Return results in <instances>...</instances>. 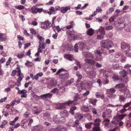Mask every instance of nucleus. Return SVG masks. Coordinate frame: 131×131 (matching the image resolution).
Returning a JSON list of instances; mask_svg holds the SVG:
<instances>
[{
	"label": "nucleus",
	"instance_id": "f257e3e1",
	"mask_svg": "<svg viewBox=\"0 0 131 131\" xmlns=\"http://www.w3.org/2000/svg\"><path fill=\"white\" fill-rule=\"evenodd\" d=\"M56 74H59L60 78L62 79H67L69 77V73L68 72L63 69H59L56 73Z\"/></svg>",
	"mask_w": 131,
	"mask_h": 131
},
{
	"label": "nucleus",
	"instance_id": "f03ea898",
	"mask_svg": "<svg viewBox=\"0 0 131 131\" xmlns=\"http://www.w3.org/2000/svg\"><path fill=\"white\" fill-rule=\"evenodd\" d=\"M113 43L112 41L109 39L102 40L100 41L102 48H106L107 49L111 48Z\"/></svg>",
	"mask_w": 131,
	"mask_h": 131
},
{
	"label": "nucleus",
	"instance_id": "7ed1b4c3",
	"mask_svg": "<svg viewBox=\"0 0 131 131\" xmlns=\"http://www.w3.org/2000/svg\"><path fill=\"white\" fill-rule=\"evenodd\" d=\"M127 115L125 114L119 115L117 114L113 118V120L112 121V123L115 125L117 124L119 122L123 119Z\"/></svg>",
	"mask_w": 131,
	"mask_h": 131
},
{
	"label": "nucleus",
	"instance_id": "20e7f679",
	"mask_svg": "<svg viewBox=\"0 0 131 131\" xmlns=\"http://www.w3.org/2000/svg\"><path fill=\"white\" fill-rule=\"evenodd\" d=\"M75 104V103L74 102V101H69L64 103L59 104L57 106V108L58 109L62 110L65 108L67 105L69 106H71Z\"/></svg>",
	"mask_w": 131,
	"mask_h": 131
},
{
	"label": "nucleus",
	"instance_id": "39448f33",
	"mask_svg": "<svg viewBox=\"0 0 131 131\" xmlns=\"http://www.w3.org/2000/svg\"><path fill=\"white\" fill-rule=\"evenodd\" d=\"M121 77H123V81L127 83L128 81V78L127 77V72L125 70H123L119 72Z\"/></svg>",
	"mask_w": 131,
	"mask_h": 131
},
{
	"label": "nucleus",
	"instance_id": "423d86ee",
	"mask_svg": "<svg viewBox=\"0 0 131 131\" xmlns=\"http://www.w3.org/2000/svg\"><path fill=\"white\" fill-rule=\"evenodd\" d=\"M52 96V94L51 93H48L46 94H43L39 96L36 95L37 97L39 98V97L42 99L45 100H47L48 99H50L51 98Z\"/></svg>",
	"mask_w": 131,
	"mask_h": 131
},
{
	"label": "nucleus",
	"instance_id": "0eeeda50",
	"mask_svg": "<svg viewBox=\"0 0 131 131\" xmlns=\"http://www.w3.org/2000/svg\"><path fill=\"white\" fill-rule=\"evenodd\" d=\"M121 48L125 52H128L130 50V47L129 45L127 43L122 42L121 44Z\"/></svg>",
	"mask_w": 131,
	"mask_h": 131
},
{
	"label": "nucleus",
	"instance_id": "6e6552de",
	"mask_svg": "<svg viewBox=\"0 0 131 131\" xmlns=\"http://www.w3.org/2000/svg\"><path fill=\"white\" fill-rule=\"evenodd\" d=\"M83 97L81 95L76 94L75 96H74V100L72 101H74V102L75 103V105L77 103L75 102V101H78L79 100H80L82 101H85L86 99V98L84 97V99H83Z\"/></svg>",
	"mask_w": 131,
	"mask_h": 131
},
{
	"label": "nucleus",
	"instance_id": "1a4fd4ad",
	"mask_svg": "<svg viewBox=\"0 0 131 131\" xmlns=\"http://www.w3.org/2000/svg\"><path fill=\"white\" fill-rule=\"evenodd\" d=\"M75 124L73 125V127H76V129L77 131H82V128L80 125V124L79 123L78 120H76L75 122Z\"/></svg>",
	"mask_w": 131,
	"mask_h": 131
},
{
	"label": "nucleus",
	"instance_id": "9d476101",
	"mask_svg": "<svg viewBox=\"0 0 131 131\" xmlns=\"http://www.w3.org/2000/svg\"><path fill=\"white\" fill-rule=\"evenodd\" d=\"M94 53L98 54L96 58V61H100L102 60L103 57L101 56L102 52L99 50H96L94 51Z\"/></svg>",
	"mask_w": 131,
	"mask_h": 131
},
{
	"label": "nucleus",
	"instance_id": "9b49d317",
	"mask_svg": "<svg viewBox=\"0 0 131 131\" xmlns=\"http://www.w3.org/2000/svg\"><path fill=\"white\" fill-rule=\"evenodd\" d=\"M51 23L49 21H45L42 23L41 25L42 28L43 29H47L50 27Z\"/></svg>",
	"mask_w": 131,
	"mask_h": 131
},
{
	"label": "nucleus",
	"instance_id": "f8f14e48",
	"mask_svg": "<svg viewBox=\"0 0 131 131\" xmlns=\"http://www.w3.org/2000/svg\"><path fill=\"white\" fill-rule=\"evenodd\" d=\"M37 37L39 40V45H42L43 44L44 45H46L44 42L45 38L43 37L40 36L39 34H38L37 35Z\"/></svg>",
	"mask_w": 131,
	"mask_h": 131
},
{
	"label": "nucleus",
	"instance_id": "ddd939ff",
	"mask_svg": "<svg viewBox=\"0 0 131 131\" xmlns=\"http://www.w3.org/2000/svg\"><path fill=\"white\" fill-rule=\"evenodd\" d=\"M123 28L125 30L127 31H131V23H130L127 24L126 23L124 24Z\"/></svg>",
	"mask_w": 131,
	"mask_h": 131
},
{
	"label": "nucleus",
	"instance_id": "4468645a",
	"mask_svg": "<svg viewBox=\"0 0 131 131\" xmlns=\"http://www.w3.org/2000/svg\"><path fill=\"white\" fill-rule=\"evenodd\" d=\"M56 85V84L54 82V81L51 79L48 81L47 84V87L49 89H51L53 87L55 86Z\"/></svg>",
	"mask_w": 131,
	"mask_h": 131
},
{
	"label": "nucleus",
	"instance_id": "2eb2a0df",
	"mask_svg": "<svg viewBox=\"0 0 131 131\" xmlns=\"http://www.w3.org/2000/svg\"><path fill=\"white\" fill-rule=\"evenodd\" d=\"M124 24L123 23H120L119 21L115 23L114 25L116 28L118 27L121 29H122Z\"/></svg>",
	"mask_w": 131,
	"mask_h": 131
},
{
	"label": "nucleus",
	"instance_id": "dca6fc26",
	"mask_svg": "<svg viewBox=\"0 0 131 131\" xmlns=\"http://www.w3.org/2000/svg\"><path fill=\"white\" fill-rule=\"evenodd\" d=\"M83 54L84 57L86 58H90L92 59L94 58L93 56L91 53L88 52H84Z\"/></svg>",
	"mask_w": 131,
	"mask_h": 131
},
{
	"label": "nucleus",
	"instance_id": "f3484780",
	"mask_svg": "<svg viewBox=\"0 0 131 131\" xmlns=\"http://www.w3.org/2000/svg\"><path fill=\"white\" fill-rule=\"evenodd\" d=\"M81 111L83 112L88 113L90 112V109L88 106L82 105L81 107Z\"/></svg>",
	"mask_w": 131,
	"mask_h": 131
},
{
	"label": "nucleus",
	"instance_id": "a211bd4d",
	"mask_svg": "<svg viewBox=\"0 0 131 131\" xmlns=\"http://www.w3.org/2000/svg\"><path fill=\"white\" fill-rule=\"evenodd\" d=\"M66 128L62 125H59L56 129V131H66Z\"/></svg>",
	"mask_w": 131,
	"mask_h": 131
},
{
	"label": "nucleus",
	"instance_id": "6ab92c4d",
	"mask_svg": "<svg viewBox=\"0 0 131 131\" xmlns=\"http://www.w3.org/2000/svg\"><path fill=\"white\" fill-rule=\"evenodd\" d=\"M125 85L124 83H120L116 84L115 86L116 89H119V90L120 91V89H123L125 87Z\"/></svg>",
	"mask_w": 131,
	"mask_h": 131
},
{
	"label": "nucleus",
	"instance_id": "aec40b11",
	"mask_svg": "<svg viewBox=\"0 0 131 131\" xmlns=\"http://www.w3.org/2000/svg\"><path fill=\"white\" fill-rule=\"evenodd\" d=\"M84 61L86 63L94 65L95 63V61L91 59L86 58Z\"/></svg>",
	"mask_w": 131,
	"mask_h": 131
},
{
	"label": "nucleus",
	"instance_id": "412c9836",
	"mask_svg": "<svg viewBox=\"0 0 131 131\" xmlns=\"http://www.w3.org/2000/svg\"><path fill=\"white\" fill-rule=\"evenodd\" d=\"M46 46V45H44L43 44L42 45H39V48H38L37 49V52L39 53L42 52V49H45Z\"/></svg>",
	"mask_w": 131,
	"mask_h": 131
},
{
	"label": "nucleus",
	"instance_id": "4be33fe9",
	"mask_svg": "<svg viewBox=\"0 0 131 131\" xmlns=\"http://www.w3.org/2000/svg\"><path fill=\"white\" fill-rule=\"evenodd\" d=\"M61 12L63 13H65L67 12L68 10H69L70 8L69 7L66 6L65 7H62L61 8Z\"/></svg>",
	"mask_w": 131,
	"mask_h": 131
},
{
	"label": "nucleus",
	"instance_id": "5701e85b",
	"mask_svg": "<svg viewBox=\"0 0 131 131\" xmlns=\"http://www.w3.org/2000/svg\"><path fill=\"white\" fill-rule=\"evenodd\" d=\"M94 126H99L100 125L101 120L99 118H97L94 121Z\"/></svg>",
	"mask_w": 131,
	"mask_h": 131
},
{
	"label": "nucleus",
	"instance_id": "b1692460",
	"mask_svg": "<svg viewBox=\"0 0 131 131\" xmlns=\"http://www.w3.org/2000/svg\"><path fill=\"white\" fill-rule=\"evenodd\" d=\"M115 89L113 88L107 90L106 92L108 94H111L113 93L116 92Z\"/></svg>",
	"mask_w": 131,
	"mask_h": 131
},
{
	"label": "nucleus",
	"instance_id": "393cba45",
	"mask_svg": "<svg viewBox=\"0 0 131 131\" xmlns=\"http://www.w3.org/2000/svg\"><path fill=\"white\" fill-rule=\"evenodd\" d=\"M95 96L97 98H101L103 99L104 98L105 96L103 94H102L99 92H96L95 94Z\"/></svg>",
	"mask_w": 131,
	"mask_h": 131
},
{
	"label": "nucleus",
	"instance_id": "a878e982",
	"mask_svg": "<svg viewBox=\"0 0 131 131\" xmlns=\"http://www.w3.org/2000/svg\"><path fill=\"white\" fill-rule=\"evenodd\" d=\"M94 31L92 28L89 29L86 32L87 34L89 36L92 35L94 33Z\"/></svg>",
	"mask_w": 131,
	"mask_h": 131
},
{
	"label": "nucleus",
	"instance_id": "bb28decb",
	"mask_svg": "<svg viewBox=\"0 0 131 131\" xmlns=\"http://www.w3.org/2000/svg\"><path fill=\"white\" fill-rule=\"evenodd\" d=\"M16 69H18V71H17V72H18V75H17V76L18 77H19L20 78H23L24 76L23 75L22 73H21V70L20 68L19 67H17Z\"/></svg>",
	"mask_w": 131,
	"mask_h": 131
},
{
	"label": "nucleus",
	"instance_id": "cd10ccee",
	"mask_svg": "<svg viewBox=\"0 0 131 131\" xmlns=\"http://www.w3.org/2000/svg\"><path fill=\"white\" fill-rule=\"evenodd\" d=\"M120 91L123 93L124 94H127L129 93V90L126 88H124L123 89H120Z\"/></svg>",
	"mask_w": 131,
	"mask_h": 131
},
{
	"label": "nucleus",
	"instance_id": "c85d7f7f",
	"mask_svg": "<svg viewBox=\"0 0 131 131\" xmlns=\"http://www.w3.org/2000/svg\"><path fill=\"white\" fill-rule=\"evenodd\" d=\"M37 8L35 6H33L31 8V12L33 14H36L37 13Z\"/></svg>",
	"mask_w": 131,
	"mask_h": 131
},
{
	"label": "nucleus",
	"instance_id": "c756f323",
	"mask_svg": "<svg viewBox=\"0 0 131 131\" xmlns=\"http://www.w3.org/2000/svg\"><path fill=\"white\" fill-rule=\"evenodd\" d=\"M60 113L65 117H68L69 115L68 112L66 110H64L61 112Z\"/></svg>",
	"mask_w": 131,
	"mask_h": 131
},
{
	"label": "nucleus",
	"instance_id": "7c9ffc66",
	"mask_svg": "<svg viewBox=\"0 0 131 131\" xmlns=\"http://www.w3.org/2000/svg\"><path fill=\"white\" fill-rule=\"evenodd\" d=\"M99 31L101 35H104L105 34L104 28L102 26H101L99 28Z\"/></svg>",
	"mask_w": 131,
	"mask_h": 131
},
{
	"label": "nucleus",
	"instance_id": "2f4dec72",
	"mask_svg": "<svg viewBox=\"0 0 131 131\" xmlns=\"http://www.w3.org/2000/svg\"><path fill=\"white\" fill-rule=\"evenodd\" d=\"M50 115L48 112L43 114V117L44 119H47L49 118Z\"/></svg>",
	"mask_w": 131,
	"mask_h": 131
},
{
	"label": "nucleus",
	"instance_id": "473e14b6",
	"mask_svg": "<svg viewBox=\"0 0 131 131\" xmlns=\"http://www.w3.org/2000/svg\"><path fill=\"white\" fill-rule=\"evenodd\" d=\"M76 74L78 78V79L77 81L78 82H79L82 79V75L78 71L77 72Z\"/></svg>",
	"mask_w": 131,
	"mask_h": 131
},
{
	"label": "nucleus",
	"instance_id": "72a5a7b5",
	"mask_svg": "<svg viewBox=\"0 0 131 131\" xmlns=\"http://www.w3.org/2000/svg\"><path fill=\"white\" fill-rule=\"evenodd\" d=\"M65 58L68 60L72 61V56L69 54H66L64 56Z\"/></svg>",
	"mask_w": 131,
	"mask_h": 131
},
{
	"label": "nucleus",
	"instance_id": "f704fd0d",
	"mask_svg": "<svg viewBox=\"0 0 131 131\" xmlns=\"http://www.w3.org/2000/svg\"><path fill=\"white\" fill-rule=\"evenodd\" d=\"M54 8L53 7H50L49 9V11L47 12V13L50 15H51L52 14V12L54 11Z\"/></svg>",
	"mask_w": 131,
	"mask_h": 131
},
{
	"label": "nucleus",
	"instance_id": "c9c22d12",
	"mask_svg": "<svg viewBox=\"0 0 131 131\" xmlns=\"http://www.w3.org/2000/svg\"><path fill=\"white\" fill-rule=\"evenodd\" d=\"M97 101V100L96 99H90V103L94 105H96V103Z\"/></svg>",
	"mask_w": 131,
	"mask_h": 131
},
{
	"label": "nucleus",
	"instance_id": "e433bc0d",
	"mask_svg": "<svg viewBox=\"0 0 131 131\" xmlns=\"http://www.w3.org/2000/svg\"><path fill=\"white\" fill-rule=\"evenodd\" d=\"M77 107L75 106H73L71 107L70 108V110L69 111V112L72 115H73L74 114V111L77 109Z\"/></svg>",
	"mask_w": 131,
	"mask_h": 131
},
{
	"label": "nucleus",
	"instance_id": "4c0bfd02",
	"mask_svg": "<svg viewBox=\"0 0 131 131\" xmlns=\"http://www.w3.org/2000/svg\"><path fill=\"white\" fill-rule=\"evenodd\" d=\"M113 80L115 81H117L119 80H121V81H122V79H120V77L118 75H115L112 77Z\"/></svg>",
	"mask_w": 131,
	"mask_h": 131
},
{
	"label": "nucleus",
	"instance_id": "58836bf2",
	"mask_svg": "<svg viewBox=\"0 0 131 131\" xmlns=\"http://www.w3.org/2000/svg\"><path fill=\"white\" fill-rule=\"evenodd\" d=\"M15 7L16 8L19 10H22L24 9H25L26 10L27 9L26 8H25L24 6L22 5L16 6Z\"/></svg>",
	"mask_w": 131,
	"mask_h": 131
},
{
	"label": "nucleus",
	"instance_id": "ea45409f",
	"mask_svg": "<svg viewBox=\"0 0 131 131\" xmlns=\"http://www.w3.org/2000/svg\"><path fill=\"white\" fill-rule=\"evenodd\" d=\"M94 127H93L92 129L93 131H101V129L99 126H94Z\"/></svg>",
	"mask_w": 131,
	"mask_h": 131
},
{
	"label": "nucleus",
	"instance_id": "a19ab883",
	"mask_svg": "<svg viewBox=\"0 0 131 131\" xmlns=\"http://www.w3.org/2000/svg\"><path fill=\"white\" fill-rule=\"evenodd\" d=\"M59 89H58L57 88H54L52 89L51 91L50 92L54 94L58 93Z\"/></svg>",
	"mask_w": 131,
	"mask_h": 131
},
{
	"label": "nucleus",
	"instance_id": "79ce46f5",
	"mask_svg": "<svg viewBox=\"0 0 131 131\" xmlns=\"http://www.w3.org/2000/svg\"><path fill=\"white\" fill-rule=\"evenodd\" d=\"M24 56V53L21 52L18 54L17 57L19 59H21Z\"/></svg>",
	"mask_w": 131,
	"mask_h": 131
},
{
	"label": "nucleus",
	"instance_id": "37998d69",
	"mask_svg": "<svg viewBox=\"0 0 131 131\" xmlns=\"http://www.w3.org/2000/svg\"><path fill=\"white\" fill-rule=\"evenodd\" d=\"M80 49V50H82L84 48V45L83 42H80L79 44Z\"/></svg>",
	"mask_w": 131,
	"mask_h": 131
},
{
	"label": "nucleus",
	"instance_id": "c03bdc74",
	"mask_svg": "<svg viewBox=\"0 0 131 131\" xmlns=\"http://www.w3.org/2000/svg\"><path fill=\"white\" fill-rule=\"evenodd\" d=\"M7 122L6 120H3L2 122V124L0 125V128H4V126L7 123Z\"/></svg>",
	"mask_w": 131,
	"mask_h": 131
},
{
	"label": "nucleus",
	"instance_id": "a18cd8bd",
	"mask_svg": "<svg viewBox=\"0 0 131 131\" xmlns=\"http://www.w3.org/2000/svg\"><path fill=\"white\" fill-rule=\"evenodd\" d=\"M3 36H4V34L3 33L2 35H0V41H3L6 40V38L3 37Z\"/></svg>",
	"mask_w": 131,
	"mask_h": 131
},
{
	"label": "nucleus",
	"instance_id": "49530a36",
	"mask_svg": "<svg viewBox=\"0 0 131 131\" xmlns=\"http://www.w3.org/2000/svg\"><path fill=\"white\" fill-rule=\"evenodd\" d=\"M76 116L80 119H82L83 117L82 115L81 114L79 113H77L76 114Z\"/></svg>",
	"mask_w": 131,
	"mask_h": 131
},
{
	"label": "nucleus",
	"instance_id": "de8ad7c7",
	"mask_svg": "<svg viewBox=\"0 0 131 131\" xmlns=\"http://www.w3.org/2000/svg\"><path fill=\"white\" fill-rule=\"evenodd\" d=\"M26 66H27L29 67H30L33 66V64L31 62L27 61L25 63Z\"/></svg>",
	"mask_w": 131,
	"mask_h": 131
},
{
	"label": "nucleus",
	"instance_id": "09e8293b",
	"mask_svg": "<svg viewBox=\"0 0 131 131\" xmlns=\"http://www.w3.org/2000/svg\"><path fill=\"white\" fill-rule=\"evenodd\" d=\"M23 78L19 77L17 80V82L18 83V84L17 85L18 86H19L21 85L20 82L22 80Z\"/></svg>",
	"mask_w": 131,
	"mask_h": 131
},
{
	"label": "nucleus",
	"instance_id": "8fccbe9b",
	"mask_svg": "<svg viewBox=\"0 0 131 131\" xmlns=\"http://www.w3.org/2000/svg\"><path fill=\"white\" fill-rule=\"evenodd\" d=\"M27 92V90H19L18 91V93L19 94H23L24 93H26Z\"/></svg>",
	"mask_w": 131,
	"mask_h": 131
},
{
	"label": "nucleus",
	"instance_id": "3c124183",
	"mask_svg": "<svg viewBox=\"0 0 131 131\" xmlns=\"http://www.w3.org/2000/svg\"><path fill=\"white\" fill-rule=\"evenodd\" d=\"M90 93V91H86V92L85 93H83L82 95H81L83 97V99L84 98V99L85 97V98H86V97H84V96H87Z\"/></svg>",
	"mask_w": 131,
	"mask_h": 131
},
{
	"label": "nucleus",
	"instance_id": "603ef678",
	"mask_svg": "<svg viewBox=\"0 0 131 131\" xmlns=\"http://www.w3.org/2000/svg\"><path fill=\"white\" fill-rule=\"evenodd\" d=\"M125 99L124 96L122 95H120L119 97V100L120 102H124L125 100Z\"/></svg>",
	"mask_w": 131,
	"mask_h": 131
},
{
	"label": "nucleus",
	"instance_id": "864d4df0",
	"mask_svg": "<svg viewBox=\"0 0 131 131\" xmlns=\"http://www.w3.org/2000/svg\"><path fill=\"white\" fill-rule=\"evenodd\" d=\"M92 112L94 114H95L97 115V113L96 109L94 108H92Z\"/></svg>",
	"mask_w": 131,
	"mask_h": 131
},
{
	"label": "nucleus",
	"instance_id": "5fc2aeb1",
	"mask_svg": "<svg viewBox=\"0 0 131 131\" xmlns=\"http://www.w3.org/2000/svg\"><path fill=\"white\" fill-rule=\"evenodd\" d=\"M12 60V58L11 57H9L7 61L6 62V65L7 66H8L10 64Z\"/></svg>",
	"mask_w": 131,
	"mask_h": 131
},
{
	"label": "nucleus",
	"instance_id": "6e6d98bb",
	"mask_svg": "<svg viewBox=\"0 0 131 131\" xmlns=\"http://www.w3.org/2000/svg\"><path fill=\"white\" fill-rule=\"evenodd\" d=\"M104 35H99L97 36V39H98L100 40L103 38V36Z\"/></svg>",
	"mask_w": 131,
	"mask_h": 131
},
{
	"label": "nucleus",
	"instance_id": "4d7b16f0",
	"mask_svg": "<svg viewBox=\"0 0 131 131\" xmlns=\"http://www.w3.org/2000/svg\"><path fill=\"white\" fill-rule=\"evenodd\" d=\"M90 74L92 76H95L96 75L95 72L94 71H90Z\"/></svg>",
	"mask_w": 131,
	"mask_h": 131
},
{
	"label": "nucleus",
	"instance_id": "13d9d810",
	"mask_svg": "<svg viewBox=\"0 0 131 131\" xmlns=\"http://www.w3.org/2000/svg\"><path fill=\"white\" fill-rule=\"evenodd\" d=\"M74 48V51L76 52H77L78 51V47L77 44L75 45Z\"/></svg>",
	"mask_w": 131,
	"mask_h": 131
},
{
	"label": "nucleus",
	"instance_id": "bf43d9fd",
	"mask_svg": "<svg viewBox=\"0 0 131 131\" xmlns=\"http://www.w3.org/2000/svg\"><path fill=\"white\" fill-rule=\"evenodd\" d=\"M17 38L19 40H24V38L22 36H21L20 35H18L17 36Z\"/></svg>",
	"mask_w": 131,
	"mask_h": 131
},
{
	"label": "nucleus",
	"instance_id": "052dcab7",
	"mask_svg": "<svg viewBox=\"0 0 131 131\" xmlns=\"http://www.w3.org/2000/svg\"><path fill=\"white\" fill-rule=\"evenodd\" d=\"M31 45V43H27L25 44L24 46V49H26V48L28 47L29 46H30Z\"/></svg>",
	"mask_w": 131,
	"mask_h": 131
},
{
	"label": "nucleus",
	"instance_id": "680f3d73",
	"mask_svg": "<svg viewBox=\"0 0 131 131\" xmlns=\"http://www.w3.org/2000/svg\"><path fill=\"white\" fill-rule=\"evenodd\" d=\"M17 72V71H16V70H13L12 72V74H11V75L13 76H15L16 75Z\"/></svg>",
	"mask_w": 131,
	"mask_h": 131
},
{
	"label": "nucleus",
	"instance_id": "e2e57ef3",
	"mask_svg": "<svg viewBox=\"0 0 131 131\" xmlns=\"http://www.w3.org/2000/svg\"><path fill=\"white\" fill-rule=\"evenodd\" d=\"M131 67V65H129L128 64H126L124 66V68L125 69H129Z\"/></svg>",
	"mask_w": 131,
	"mask_h": 131
},
{
	"label": "nucleus",
	"instance_id": "0e129e2a",
	"mask_svg": "<svg viewBox=\"0 0 131 131\" xmlns=\"http://www.w3.org/2000/svg\"><path fill=\"white\" fill-rule=\"evenodd\" d=\"M130 105L129 103H127L125 104L123 106V108H126L129 107Z\"/></svg>",
	"mask_w": 131,
	"mask_h": 131
},
{
	"label": "nucleus",
	"instance_id": "69168bd1",
	"mask_svg": "<svg viewBox=\"0 0 131 131\" xmlns=\"http://www.w3.org/2000/svg\"><path fill=\"white\" fill-rule=\"evenodd\" d=\"M120 105H114L112 104H109L107 106H108L109 107H118Z\"/></svg>",
	"mask_w": 131,
	"mask_h": 131
},
{
	"label": "nucleus",
	"instance_id": "338daca9",
	"mask_svg": "<svg viewBox=\"0 0 131 131\" xmlns=\"http://www.w3.org/2000/svg\"><path fill=\"white\" fill-rule=\"evenodd\" d=\"M113 28V27L112 26H109L106 27L105 29L106 30H110Z\"/></svg>",
	"mask_w": 131,
	"mask_h": 131
},
{
	"label": "nucleus",
	"instance_id": "774afa93",
	"mask_svg": "<svg viewBox=\"0 0 131 131\" xmlns=\"http://www.w3.org/2000/svg\"><path fill=\"white\" fill-rule=\"evenodd\" d=\"M127 110V109H126V108H123V109H122L120 111V112L121 113H123L126 112Z\"/></svg>",
	"mask_w": 131,
	"mask_h": 131
}]
</instances>
